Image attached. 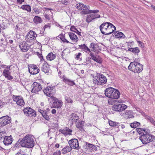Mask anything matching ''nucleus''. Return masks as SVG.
Returning <instances> with one entry per match:
<instances>
[{"label": "nucleus", "mask_w": 155, "mask_h": 155, "mask_svg": "<svg viewBox=\"0 0 155 155\" xmlns=\"http://www.w3.org/2000/svg\"><path fill=\"white\" fill-rule=\"evenodd\" d=\"M18 142L16 144L18 145L20 144L21 147L28 148H31L34 146L35 142L34 140L33 137L30 134H27L23 139L21 140L19 139Z\"/></svg>", "instance_id": "f257e3e1"}, {"label": "nucleus", "mask_w": 155, "mask_h": 155, "mask_svg": "<svg viewBox=\"0 0 155 155\" xmlns=\"http://www.w3.org/2000/svg\"><path fill=\"white\" fill-rule=\"evenodd\" d=\"M115 27L113 24L109 22H105L100 26V29L101 33L105 35L111 34L116 30Z\"/></svg>", "instance_id": "f03ea898"}, {"label": "nucleus", "mask_w": 155, "mask_h": 155, "mask_svg": "<svg viewBox=\"0 0 155 155\" xmlns=\"http://www.w3.org/2000/svg\"><path fill=\"white\" fill-rule=\"evenodd\" d=\"M105 94L107 97L113 98L118 99L120 94L119 91L112 87H109L106 89Z\"/></svg>", "instance_id": "7ed1b4c3"}, {"label": "nucleus", "mask_w": 155, "mask_h": 155, "mask_svg": "<svg viewBox=\"0 0 155 155\" xmlns=\"http://www.w3.org/2000/svg\"><path fill=\"white\" fill-rule=\"evenodd\" d=\"M128 69L134 73H138L143 70V65L137 62H131L128 66Z\"/></svg>", "instance_id": "20e7f679"}, {"label": "nucleus", "mask_w": 155, "mask_h": 155, "mask_svg": "<svg viewBox=\"0 0 155 155\" xmlns=\"http://www.w3.org/2000/svg\"><path fill=\"white\" fill-rule=\"evenodd\" d=\"M92 80L95 85H103L106 84L107 79L105 76L101 74L94 77Z\"/></svg>", "instance_id": "39448f33"}, {"label": "nucleus", "mask_w": 155, "mask_h": 155, "mask_svg": "<svg viewBox=\"0 0 155 155\" xmlns=\"http://www.w3.org/2000/svg\"><path fill=\"white\" fill-rule=\"evenodd\" d=\"M139 139L143 144H146L154 140L155 137L147 132L141 136Z\"/></svg>", "instance_id": "423d86ee"}, {"label": "nucleus", "mask_w": 155, "mask_h": 155, "mask_svg": "<svg viewBox=\"0 0 155 155\" xmlns=\"http://www.w3.org/2000/svg\"><path fill=\"white\" fill-rule=\"evenodd\" d=\"M10 117L6 116L2 117L0 118V127H3L11 123Z\"/></svg>", "instance_id": "0eeeda50"}, {"label": "nucleus", "mask_w": 155, "mask_h": 155, "mask_svg": "<svg viewBox=\"0 0 155 155\" xmlns=\"http://www.w3.org/2000/svg\"><path fill=\"white\" fill-rule=\"evenodd\" d=\"M24 114L26 116L35 117L36 116V112L29 107L25 108L23 110Z\"/></svg>", "instance_id": "6e6552de"}, {"label": "nucleus", "mask_w": 155, "mask_h": 155, "mask_svg": "<svg viewBox=\"0 0 155 155\" xmlns=\"http://www.w3.org/2000/svg\"><path fill=\"white\" fill-rule=\"evenodd\" d=\"M12 98L14 101L16 102V104L18 105L21 106L25 105V102L22 97L20 96L13 95Z\"/></svg>", "instance_id": "1a4fd4ad"}, {"label": "nucleus", "mask_w": 155, "mask_h": 155, "mask_svg": "<svg viewBox=\"0 0 155 155\" xmlns=\"http://www.w3.org/2000/svg\"><path fill=\"white\" fill-rule=\"evenodd\" d=\"M68 143L72 149L77 150L79 149L78 140L76 139H71L69 141Z\"/></svg>", "instance_id": "9d476101"}, {"label": "nucleus", "mask_w": 155, "mask_h": 155, "mask_svg": "<svg viewBox=\"0 0 155 155\" xmlns=\"http://www.w3.org/2000/svg\"><path fill=\"white\" fill-rule=\"evenodd\" d=\"M28 71L31 74H36L39 72V69L36 65L30 64L28 65Z\"/></svg>", "instance_id": "9b49d317"}, {"label": "nucleus", "mask_w": 155, "mask_h": 155, "mask_svg": "<svg viewBox=\"0 0 155 155\" xmlns=\"http://www.w3.org/2000/svg\"><path fill=\"white\" fill-rule=\"evenodd\" d=\"M127 107V106L123 104H115L112 107V109L117 111H120L124 110Z\"/></svg>", "instance_id": "f8f14e48"}, {"label": "nucleus", "mask_w": 155, "mask_h": 155, "mask_svg": "<svg viewBox=\"0 0 155 155\" xmlns=\"http://www.w3.org/2000/svg\"><path fill=\"white\" fill-rule=\"evenodd\" d=\"M32 88L31 92L32 93H36L42 89L41 85L39 83L36 82H34L31 85Z\"/></svg>", "instance_id": "ddd939ff"}, {"label": "nucleus", "mask_w": 155, "mask_h": 155, "mask_svg": "<svg viewBox=\"0 0 155 155\" xmlns=\"http://www.w3.org/2000/svg\"><path fill=\"white\" fill-rule=\"evenodd\" d=\"M52 98H53L52 106L53 107L55 108H61L63 104L62 101L61 100H58L55 97H52Z\"/></svg>", "instance_id": "4468645a"}, {"label": "nucleus", "mask_w": 155, "mask_h": 155, "mask_svg": "<svg viewBox=\"0 0 155 155\" xmlns=\"http://www.w3.org/2000/svg\"><path fill=\"white\" fill-rule=\"evenodd\" d=\"M75 7L78 9L82 10V11H86L90 9L89 6H86L82 3L77 4Z\"/></svg>", "instance_id": "2eb2a0df"}, {"label": "nucleus", "mask_w": 155, "mask_h": 155, "mask_svg": "<svg viewBox=\"0 0 155 155\" xmlns=\"http://www.w3.org/2000/svg\"><path fill=\"white\" fill-rule=\"evenodd\" d=\"M20 48L23 52H26L29 49L30 46H28L25 42L23 41L20 43Z\"/></svg>", "instance_id": "dca6fc26"}, {"label": "nucleus", "mask_w": 155, "mask_h": 155, "mask_svg": "<svg viewBox=\"0 0 155 155\" xmlns=\"http://www.w3.org/2000/svg\"><path fill=\"white\" fill-rule=\"evenodd\" d=\"M13 140V139L12 136H5L4 138L3 142L5 145H8L12 143Z\"/></svg>", "instance_id": "f3484780"}, {"label": "nucleus", "mask_w": 155, "mask_h": 155, "mask_svg": "<svg viewBox=\"0 0 155 155\" xmlns=\"http://www.w3.org/2000/svg\"><path fill=\"white\" fill-rule=\"evenodd\" d=\"M90 56H91V58H88L89 59H92L94 61L97 62L98 63H100L101 62V58L99 57L98 56H95L93 53L90 52Z\"/></svg>", "instance_id": "a211bd4d"}, {"label": "nucleus", "mask_w": 155, "mask_h": 155, "mask_svg": "<svg viewBox=\"0 0 155 155\" xmlns=\"http://www.w3.org/2000/svg\"><path fill=\"white\" fill-rule=\"evenodd\" d=\"M3 74L5 77L7 78L8 80H11L13 78V77L10 75V73L8 67L4 69Z\"/></svg>", "instance_id": "6ab92c4d"}, {"label": "nucleus", "mask_w": 155, "mask_h": 155, "mask_svg": "<svg viewBox=\"0 0 155 155\" xmlns=\"http://www.w3.org/2000/svg\"><path fill=\"white\" fill-rule=\"evenodd\" d=\"M37 35L35 32L30 31L28 35V38L30 40H34L35 39Z\"/></svg>", "instance_id": "aec40b11"}, {"label": "nucleus", "mask_w": 155, "mask_h": 155, "mask_svg": "<svg viewBox=\"0 0 155 155\" xmlns=\"http://www.w3.org/2000/svg\"><path fill=\"white\" fill-rule=\"evenodd\" d=\"M50 68L48 64L45 62L43 64L41 68V71L45 72V73H48L49 72Z\"/></svg>", "instance_id": "412c9836"}, {"label": "nucleus", "mask_w": 155, "mask_h": 155, "mask_svg": "<svg viewBox=\"0 0 155 155\" xmlns=\"http://www.w3.org/2000/svg\"><path fill=\"white\" fill-rule=\"evenodd\" d=\"M63 81L65 83L70 86H73L75 84L73 81L65 77H63Z\"/></svg>", "instance_id": "4be33fe9"}, {"label": "nucleus", "mask_w": 155, "mask_h": 155, "mask_svg": "<svg viewBox=\"0 0 155 155\" xmlns=\"http://www.w3.org/2000/svg\"><path fill=\"white\" fill-rule=\"evenodd\" d=\"M99 12V10H87L86 11H81L80 13L81 15H86L88 14L91 13H98Z\"/></svg>", "instance_id": "5701e85b"}, {"label": "nucleus", "mask_w": 155, "mask_h": 155, "mask_svg": "<svg viewBox=\"0 0 155 155\" xmlns=\"http://www.w3.org/2000/svg\"><path fill=\"white\" fill-rule=\"evenodd\" d=\"M68 35L70 38L73 41L77 42L78 41V38L74 33L72 32H69Z\"/></svg>", "instance_id": "b1692460"}, {"label": "nucleus", "mask_w": 155, "mask_h": 155, "mask_svg": "<svg viewBox=\"0 0 155 155\" xmlns=\"http://www.w3.org/2000/svg\"><path fill=\"white\" fill-rule=\"evenodd\" d=\"M122 115L127 119L134 117L131 111H125L124 113H122Z\"/></svg>", "instance_id": "393cba45"}, {"label": "nucleus", "mask_w": 155, "mask_h": 155, "mask_svg": "<svg viewBox=\"0 0 155 155\" xmlns=\"http://www.w3.org/2000/svg\"><path fill=\"white\" fill-rule=\"evenodd\" d=\"M79 48L81 49H82L84 51L87 52V51L89 52L90 53L91 52V50L90 49L85 45V44H84L81 45H79Z\"/></svg>", "instance_id": "a878e982"}, {"label": "nucleus", "mask_w": 155, "mask_h": 155, "mask_svg": "<svg viewBox=\"0 0 155 155\" xmlns=\"http://www.w3.org/2000/svg\"><path fill=\"white\" fill-rule=\"evenodd\" d=\"M72 149L70 145L67 146L62 149V153L63 154H66L70 152L72 150Z\"/></svg>", "instance_id": "bb28decb"}, {"label": "nucleus", "mask_w": 155, "mask_h": 155, "mask_svg": "<svg viewBox=\"0 0 155 155\" xmlns=\"http://www.w3.org/2000/svg\"><path fill=\"white\" fill-rule=\"evenodd\" d=\"M71 116V119L72 122H76L79 119V117L75 114H72Z\"/></svg>", "instance_id": "cd10ccee"}, {"label": "nucleus", "mask_w": 155, "mask_h": 155, "mask_svg": "<svg viewBox=\"0 0 155 155\" xmlns=\"http://www.w3.org/2000/svg\"><path fill=\"white\" fill-rule=\"evenodd\" d=\"M87 149L91 152H92L97 150V147L92 144L89 143L87 146Z\"/></svg>", "instance_id": "c85d7f7f"}, {"label": "nucleus", "mask_w": 155, "mask_h": 155, "mask_svg": "<svg viewBox=\"0 0 155 155\" xmlns=\"http://www.w3.org/2000/svg\"><path fill=\"white\" fill-rule=\"evenodd\" d=\"M56 57L55 54L52 52L49 53L46 56L47 59L49 61L53 60Z\"/></svg>", "instance_id": "c756f323"}, {"label": "nucleus", "mask_w": 155, "mask_h": 155, "mask_svg": "<svg viewBox=\"0 0 155 155\" xmlns=\"http://www.w3.org/2000/svg\"><path fill=\"white\" fill-rule=\"evenodd\" d=\"M114 34L116 38H124V34L121 32L116 31L114 32Z\"/></svg>", "instance_id": "7c9ffc66"}, {"label": "nucleus", "mask_w": 155, "mask_h": 155, "mask_svg": "<svg viewBox=\"0 0 155 155\" xmlns=\"http://www.w3.org/2000/svg\"><path fill=\"white\" fill-rule=\"evenodd\" d=\"M33 21L36 24L40 23L42 22V20L41 18L37 16H36L34 17Z\"/></svg>", "instance_id": "2f4dec72"}, {"label": "nucleus", "mask_w": 155, "mask_h": 155, "mask_svg": "<svg viewBox=\"0 0 155 155\" xmlns=\"http://www.w3.org/2000/svg\"><path fill=\"white\" fill-rule=\"evenodd\" d=\"M21 8L23 10L27 11L29 12H31V7L29 5H22Z\"/></svg>", "instance_id": "473e14b6"}, {"label": "nucleus", "mask_w": 155, "mask_h": 155, "mask_svg": "<svg viewBox=\"0 0 155 155\" xmlns=\"http://www.w3.org/2000/svg\"><path fill=\"white\" fill-rule=\"evenodd\" d=\"M128 51H131L133 53L138 54V53L140 52V50L138 48L136 47L134 48H129Z\"/></svg>", "instance_id": "72a5a7b5"}, {"label": "nucleus", "mask_w": 155, "mask_h": 155, "mask_svg": "<svg viewBox=\"0 0 155 155\" xmlns=\"http://www.w3.org/2000/svg\"><path fill=\"white\" fill-rule=\"evenodd\" d=\"M82 123H83L84 122L81 121L77 123L76 125L77 128L81 131H82L83 130V124Z\"/></svg>", "instance_id": "f704fd0d"}, {"label": "nucleus", "mask_w": 155, "mask_h": 155, "mask_svg": "<svg viewBox=\"0 0 155 155\" xmlns=\"http://www.w3.org/2000/svg\"><path fill=\"white\" fill-rule=\"evenodd\" d=\"M136 130L137 132L141 136H142V135H143V134H145L147 132V131H146L145 130L143 129L140 128H137Z\"/></svg>", "instance_id": "c9c22d12"}, {"label": "nucleus", "mask_w": 155, "mask_h": 155, "mask_svg": "<svg viewBox=\"0 0 155 155\" xmlns=\"http://www.w3.org/2000/svg\"><path fill=\"white\" fill-rule=\"evenodd\" d=\"M94 17L93 14L89 15H87L86 21L87 23H90L93 20H94Z\"/></svg>", "instance_id": "e433bc0d"}, {"label": "nucleus", "mask_w": 155, "mask_h": 155, "mask_svg": "<svg viewBox=\"0 0 155 155\" xmlns=\"http://www.w3.org/2000/svg\"><path fill=\"white\" fill-rule=\"evenodd\" d=\"M109 125L111 126L118 127L119 126L120 123L116 122H113L111 120L109 121Z\"/></svg>", "instance_id": "4c0bfd02"}, {"label": "nucleus", "mask_w": 155, "mask_h": 155, "mask_svg": "<svg viewBox=\"0 0 155 155\" xmlns=\"http://www.w3.org/2000/svg\"><path fill=\"white\" fill-rule=\"evenodd\" d=\"M70 30L71 31L76 33L79 35H81V32H79L76 28L74 26H71Z\"/></svg>", "instance_id": "58836bf2"}, {"label": "nucleus", "mask_w": 155, "mask_h": 155, "mask_svg": "<svg viewBox=\"0 0 155 155\" xmlns=\"http://www.w3.org/2000/svg\"><path fill=\"white\" fill-rule=\"evenodd\" d=\"M73 98L72 96L69 97L66 96L65 97V100L68 103H72L73 102Z\"/></svg>", "instance_id": "ea45409f"}, {"label": "nucleus", "mask_w": 155, "mask_h": 155, "mask_svg": "<svg viewBox=\"0 0 155 155\" xmlns=\"http://www.w3.org/2000/svg\"><path fill=\"white\" fill-rule=\"evenodd\" d=\"M96 45V44H95L94 43H91L90 46V48L91 49L90 50L91 51H95L96 48L95 46Z\"/></svg>", "instance_id": "a19ab883"}, {"label": "nucleus", "mask_w": 155, "mask_h": 155, "mask_svg": "<svg viewBox=\"0 0 155 155\" xmlns=\"http://www.w3.org/2000/svg\"><path fill=\"white\" fill-rule=\"evenodd\" d=\"M140 124V123L139 122H134L131 123L130 125V127L133 128H136Z\"/></svg>", "instance_id": "79ce46f5"}, {"label": "nucleus", "mask_w": 155, "mask_h": 155, "mask_svg": "<svg viewBox=\"0 0 155 155\" xmlns=\"http://www.w3.org/2000/svg\"><path fill=\"white\" fill-rule=\"evenodd\" d=\"M52 91L51 88L50 87H48L45 89L44 90L43 92L45 94H46L48 92Z\"/></svg>", "instance_id": "37998d69"}, {"label": "nucleus", "mask_w": 155, "mask_h": 155, "mask_svg": "<svg viewBox=\"0 0 155 155\" xmlns=\"http://www.w3.org/2000/svg\"><path fill=\"white\" fill-rule=\"evenodd\" d=\"M33 10L37 14H39L41 12V10L39 8L37 7L34 8Z\"/></svg>", "instance_id": "c03bdc74"}, {"label": "nucleus", "mask_w": 155, "mask_h": 155, "mask_svg": "<svg viewBox=\"0 0 155 155\" xmlns=\"http://www.w3.org/2000/svg\"><path fill=\"white\" fill-rule=\"evenodd\" d=\"M82 54L81 53H78L77 55H76L75 58L77 60L81 61L82 60V57L81 56Z\"/></svg>", "instance_id": "a18cd8bd"}, {"label": "nucleus", "mask_w": 155, "mask_h": 155, "mask_svg": "<svg viewBox=\"0 0 155 155\" xmlns=\"http://www.w3.org/2000/svg\"><path fill=\"white\" fill-rule=\"evenodd\" d=\"M59 132L64 135H67L66 128H64L63 129H60L59 130Z\"/></svg>", "instance_id": "49530a36"}, {"label": "nucleus", "mask_w": 155, "mask_h": 155, "mask_svg": "<svg viewBox=\"0 0 155 155\" xmlns=\"http://www.w3.org/2000/svg\"><path fill=\"white\" fill-rule=\"evenodd\" d=\"M60 38L63 42H66L67 43H70V42L68 41L64 36H62L61 37H60Z\"/></svg>", "instance_id": "de8ad7c7"}, {"label": "nucleus", "mask_w": 155, "mask_h": 155, "mask_svg": "<svg viewBox=\"0 0 155 155\" xmlns=\"http://www.w3.org/2000/svg\"><path fill=\"white\" fill-rule=\"evenodd\" d=\"M66 133L67 134L71 135V133L72 132V130L69 129L68 128L66 127Z\"/></svg>", "instance_id": "09e8293b"}, {"label": "nucleus", "mask_w": 155, "mask_h": 155, "mask_svg": "<svg viewBox=\"0 0 155 155\" xmlns=\"http://www.w3.org/2000/svg\"><path fill=\"white\" fill-rule=\"evenodd\" d=\"M15 155H25V153L20 150Z\"/></svg>", "instance_id": "8fccbe9b"}, {"label": "nucleus", "mask_w": 155, "mask_h": 155, "mask_svg": "<svg viewBox=\"0 0 155 155\" xmlns=\"http://www.w3.org/2000/svg\"><path fill=\"white\" fill-rule=\"evenodd\" d=\"M43 117L47 120H49L50 119L49 116L47 115L46 112L42 115Z\"/></svg>", "instance_id": "3c124183"}, {"label": "nucleus", "mask_w": 155, "mask_h": 155, "mask_svg": "<svg viewBox=\"0 0 155 155\" xmlns=\"http://www.w3.org/2000/svg\"><path fill=\"white\" fill-rule=\"evenodd\" d=\"M47 96L49 97L51 99L53 100V98H52V97H54L52 96V94L51 93V92H48V93L46 94Z\"/></svg>", "instance_id": "603ef678"}, {"label": "nucleus", "mask_w": 155, "mask_h": 155, "mask_svg": "<svg viewBox=\"0 0 155 155\" xmlns=\"http://www.w3.org/2000/svg\"><path fill=\"white\" fill-rule=\"evenodd\" d=\"M137 42L140 47L142 48H143L144 47V44L142 42H141L140 41H138Z\"/></svg>", "instance_id": "864d4df0"}, {"label": "nucleus", "mask_w": 155, "mask_h": 155, "mask_svg": "<svg viewBox=\"0 0 155 155\" xmlns=\"http://www.w3.org/2000/svg\"><path fill=\"white\" fill-rule=\"evenodd\" d=\"M44 16L45 17V18L48 20H50V16H49V15H48V14H47L45 13L44 15Z\"/></svg>", "instance_id": "5fc2aeb1"}, {"label": "nucleus", "mask_w": 155, "mask_h": 155, "mask_svg": "<svg viewBox=\"0 0 155 155\" xmlns=\"http://www.w3.org/2000/svg\"><path fill=\"white\" fill-rule=\"evenodd\" d=\"M61 2L62 4L66 5L68 4V2L66 0H64L61 1Z\"/></svg>", "instance_id": "6e6d98bb"}, {"label": "nucleus", "mask_w": 155, "mask_h": 155, "mask_svg": "<svg viewBox=\"0 0 155 155\" xmlns=\"http://www.w3.org/2000/svg\"><path fill=\"white\" fill-rule=\"evenodd\" d=\"M94 19H95L96 18H98L100 17V15L98 14L96 15H93Z\"/></svg>", "instance_id": "4d7b16f0"}, {"label": "nucleus", "mask_w": 155, "mask_h": 155, "mask_svg": "<svg viewBox=\"0 0 155 155\" xmlns=\"http://www.w3.org/2000/svg\"><path fill=\"white\" fill-rule=\"evenodd\" d=\"M51 27L50 24H46L44 27V29L48 28H50Z\"/></svg>", "instance_id": "13d9d810"}, {"label": "nucleus", "mask_w": 155, "mask_h": 155, "mask_svg": "<svg viewBox=\"0 0 155 155\" xmlns=\"http://www.w3.org/2000/svg\"><path fill=\"white\" fill-rule=\"evenodd\" d=\"M146 118L147 120H149L150 122L152 119H153V118L152 117H150L149 116H147L146 117Z\"/></svg>", "instance_id": "bf43d9fd"}, {"label": "nucleus", "mask_w": 155, "mask_h": 155, "mask_svg": "<svg viewBox=\"0 0 155 155\" xmlns=\"http://www.w3.org/2000/svg\"><path fill=\"white\" fill-rule=\"evenodd\" d=\"M61 154V152L59 150L57 152H55L53 155H60Z\"/></svg>", "instance_id": "052dcab7"}, {"label": "nucleus", "mask_w": 155, "mask_h": 155, "mask_svg": "<svg viewBox=\"0 0 155 155\" xmlns=\"http://www.w3.org/2000/svg\"><path fill=\"white\" fill-rule=\"evenodd\" d=\"M38 111L42 115L44 114H45V111L41 109L38 110Z\"/></svg>", "instance_id": "680f3d73"}, {"label": "nucleus", "mask_w": 155, "mask_h": 155, "mask_svg": "<svg viewBox=\"0 0 155 155\" xmlns=\"http://www.w3.org/2000/svg\"><path fill=\"white\" fill-rule=\"evenodd\" d=\"M43 9H44V11H50V12H51V9L45 7V8H43Z\"/></svg>", "instance_id": "e2e57ef3"}, {"label": "nucleus", "mask_w": 155, "mask_h": 155, "mask_svg": "<svg viewBox=\"0 0 155 155\" xmlns=\"http://www.w3.org/2000/svg\"><path fill=\"white\" fill-rule=\"evenodd\" d=\"M150 122L153 125L155 126V121L153 120V119H152L150 121Z\"/></svg>", "instance_id": "0e129e2a"}, {"label": "nucleus", "mask_w": 155, "mask_h": 155, "mask_svg": "<svg viewBox=\"0 0 155 155\" xmlns=\"http://www.w3.org/2000/svg\"><path fill=\"white\" fill-rule=\"evenodd\" d=\"M51 113L53 114H55L56 113V110L53 109L51 110Z\"/></svg>", "instance_id": "69168bd1"}, {"label": "nucleus", "mask_w": 155, "mask_h": 155, "mask_svg": "<svg viewBox=\"0 0 155 155\" xmlns=\"http://www.w3.org/2000/svg\"><path fill=\"white\" fill-rule=\"evenodd\" d=\"M17 2L18 3L21 4L22 2H24V0H17Z\"/></svg>", "instance_id": "338daca9"}, {"label": "nucleus", "mask_w": 155, "mask_h": 155, "mask_svg": "<svg viewBox=\"0 0 155 155\" xmlns=\"http://www.w3.org/2000/svg\"><path fill=\"white\" fill-rule=\"evenodd\" d=\"M3 134V132H1L0 133V140H1L2 138L3 137H2V136Z\"/></svg>", "instance_id": "774afa93"}]
</instances>
